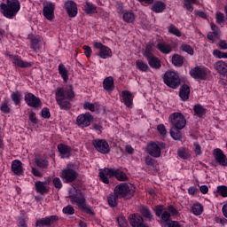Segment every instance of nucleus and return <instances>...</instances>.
I'll use <instances>...</instances> for the list:
<instances>
[{
  "label": "nucleus",
  "mask_w": 227,
  "mask_h": 227,
  "mask_svg": "<svg viewBox=\"0 0 227 227\" xmlns=\"http://www.w3.org/2000/svg\"><path fill=\"white\" fill-rule=\"evenodd\" d=\"M135 192L136 186H134V184L121 183L118 184L114 188V192L108 196V204L110 205V207H117L118 200H120V198H126L127 200H130V198L134 196Z\"/></svg>",
  "instance_id": "1"
},
{
  "label": "nucleus",
  "mask_w": 227,
  "mask_h": 227,
  "mask_svg": "<svg viewBox=\"0 0 227 227\" xmlns=\"http://www.w3.org/2000/svg\"><path fill=\"white\" fill-rule=\"evenodd\" d=\"M75 97L73 85H67L66 88H58L55 92V98L58 106L64 111L72 109L70 100Z\"/></svg>",
  "instance_id": "2"
},
{
  "label": "nucleus",
  "mask_w": 227,
  "mask_h": 227,
  "mask_svg": "<svg viewBox=\"0 0 227 227\" xmlns=\"http://www.w3.org/2000/svg\"><path fill=\"white\" fill-rule=\"evenodd\" d=\"M168 120L172 125L170 129V136L175 139V141H180L182 139V130L185 125H187V121L182 113H173L169 115Z\"/></svg>",
  "instance_id": "3"
},
{
  "label": "nucleus",
  "mask_w": 227,
  "mask_h": 227,
  "mask_svg": "<svg viewBox=\"0 0 227 227\" xmlns=\"http://www.w3.org/2000/svg\"><path fill=\"white\" fill-rule=\"evenodd\" d=\"M68 198L71 200L73 205H77L81 210H84L87 214L94 215L95 213L91 210L90 206L86 205V198L81 190H77L75 187H73L69 191Z\"/></svg>",
  "instance_id": "4"
},
{
  "label": "nucleus",
  "mask_w": 227,
  "mask_h": 227,
  "mask_svg": "<svg viewBox=\"0 0 227 227\" xmlns=\"http://www.w3.org/2000/svg\"><path fill=\"white\" fill-rule=\"evenodd\" d=\"M2 13L6 19H12L19 13L20 2L19 0H6V4H1Z\"/></svg>",
  "instance_id": "5"
},
{
  "label": "nucleus",
  "mask_w": 227,
  "mask_h": 227,
  "mask_svg": "<svg viewBox=\"0 0 227 227\" xmlns=\"http://www.w3.org/2000/svg\"><path fill=\"white\" fill-rule=\"evenodd\" d=\"M163 82H165L168 88L176 90L181 83L180 76L175 71H167L163 76Z\"/></svg>",
  "instance_id": "6"
},
{
  "label": "nucleus",
  "mask_w": 227,
  "mask_h": 227,
  "mask_svg": "<svg viewBox=\"0 0 227 227\" xmlns=\"http://www.w3.org/2000/svg\"><path fill=\"white\" fill-rule=\"evenodd\" d=\"M190 75L196 81H207L208 77V69L203 67L197 66L191 69Z\"/></svg>",
  "instance_id": "7"
},
{
  "label": "nucleus",
  "mask_w": 227,
  "mask_h": 227,
  "mask_svg": "<svg viewBox=\"0 0 227 227\" xmlns=\"http://www.w3.org/2000/svg\"><path fill=\"white\" fill-rule=\"evenodd\" d=\"M77 176H79L77 171L74 170L70 167L64 168L60 174V177L64 181V184H72V182H75V180H77Z\"/></svg>",
  "instance_id": "8"
},
{
  "label": "nucleus",
  "mask_w": 227,
  "mask_h": 227,
  "mask_svg": "<svg viewBox=\"0 0 227 227\" xmlns=\"http://www.w3.org/2000/svg\"><path fill=\"white\" fill-rule=\"evenodd\" d=\"M59 221V216L58 215H51L44 218H40L35 222V227H52Z\"/></svg>",
  "instance_id": "9"
},
{
  "label": "nucleus",
  "mask_w": 227,
  "mask_h": 227,
  "mask_svg": "<svg viewBox=\"0 0 227 227\" xmlns=\"http://www.w3.org/2000/svg\"><path fill=\"white\" fill-rule=\"evenodd\" d=\"M93 45L95 49H98V56L102 59H107V58H112L113 57V51L110 50L109 47L102 44V43L98 42H93Z\"/></svg>",
  "instance_id": "10"
},
{
  "label": "nucleus",
  "mask_w": 227,
  "mask_h": 227,
  "mask_svg": "<svg viewBox=\"0 0 227 227\" xmlns=\"http://www.w3.org/2000/svg\"><path fill=\"white\" fill-rule=\"evenodd\" d=\"M92 121H93V115H91L90 113L82 114L78 115L76 118V125H78L80 129L90 127Z\"/></svg>",
  "instance_id": "11"
},
{
  "label": "nucleus",
  "mask_w": 227,
  "mask_h": 227,
  "mask_svg": "<svg viewBox=\"0 0 227 227\" xmlns=\"http://www.w3.org/2000/svg\"><path fill=\"white\" fill-rule=\"evenodd\" d=\"M160 148H166L164 143L157 144L155 142H151L147 145V153L152 157H160Z\"/></svg>",
  "instance_id": "12"
},
{
  "label": "nucleus",
  "mask_w": 227,
  "mask_h": 227,
  "mask_svg": "<svg viewBox=\"0 0 227 227\" xmlns=\"http://www.w3.org/2000/svg\"><path fill=\"white\" fill-rule=\"evenodd\" d=\"M92 145H93L94 148H96V150L98 152H99V153L106 154V153H109V152H111L109 144L107 143V141H106L104 139L93 140Z\"/></svg>",
  "instance_id": "13"
},
{
  "label": "nucleus",
  "mask_w": 227,
  "mask_h": 227,
  "mask_svg": "<svg viewBox=\"0 0 227 227\" xmlns=\"http://www.w3.org/2000/svg\"><path fill=\"white\" fill-rule=\"evenodd\" d=\"M25 102L29 107H34V109L42 107V100L33 93H27L25 95Z\"/></svg>",
  "instance_id": "14"
},
{
  "label": "nucleus",
  "mask_w": 227,
  "mask_h": 227,
  "mask_svg": "<svg viewBox=\"0 0 227 227\" xmlns=\"http://www.w3.org/2000/svg\"><path fill=\"white\" fill-rule=\"evenodd\" d=\"M54 10H56V4L52 2H46L43 4V17H45L47 20H54Z\"/></svg>",
  "instance_id": "15"
},
{
  "label": "nucleus",
  "mask_w": 227,
  "mask_h": 227,
  "mask_svg": "<svg viewBox=\"0 0 227 227\" xmlns=\"http://www.w3.org/2000/svg\"><path fill=\"white\" fill-rule=\"evenodd\" d=\"M7 56H9L12 63L16 65V67H20V68H29V67H33L31 62H26L22 60L19 55L7 54Z\"/></svg>",
  "instance_id": "16"
},
{
  "label": "nucleus",
  "mask_w": 227,
  "mask_h": 227,
  "mask_svg": "<svg viewBox=\"0 0 227 227\" xmlns=\"http://www.w3.org/2000/svg\"><path fill=\"white\" fill-rule=\"evenodd\" d=\"M31 49L35 52H40L43 47H45V42H43V38L40 35H36L31 39Z\"/></svg>",
  "instance_id": "17"
},
{
  "label": "nucleus",
  "mask_w": 227,
  "mask_h": 227,
  "mask_svg": "<svg viewBox=\"0 0 227 227\" xmlns=\"http://www.w3.org/2000/svg\"><path fill=\"white\" fill-rule=\"evenodd\" d=\"M64 6L68 17H77L78 9L75 2L68 0L65 3Z\"/></svg>",
  "instance_id": "18"
},
{
  "label": "nucleus",
  "mask_w": 227,
  "mask_h": 227,
  "mask_svg": "<svg viewBox=\"0 0 227 227\" xmlns=\"http://www.w3.org/2000/svg\"><path fill=\"white\" fill-rule=\"evenodd\" d=\"M213 155L215 157V160H216V162H218L220 166H223L224 168H226L227 158H226V154L223 153V150H221L220 148L215 149L213 151Z\"/></svg>",
  "instance_id": "19"
},
{
  "label": "nucleus",
  "mask_w": 227,
  "mask_h": 227,
  "mask_svg": "<svg viewBox=\"0 0 227 227\" xmlns=\"http://www.w3.org/2000/svg\"><path fill=\"white\" fill-rule=\"evenodd\" d=\"M129 221L132 227H144L146 224L141 215H129Z\"/></svg>",
  "instance_id": "20"
},
{
  "label": "nucleus",
  "mask_w": 227,
  "mask_h": 227,
  "mask_svg": "<svg viewBox=\"0 0 227 227\" xmlns=\"http://www.w3.org/2000/svg\"><path fill=\"white\" fill-rule=\"evenodd\" d=\"M61 159H70V155H72V147L65 145V144H59L57 146Z\"/></svg>",
  "instance_id": "21"
},
{
  "label": "nucleus",
  "mask_w": 227,
  "mask_h": 227,
  "mask_svg": "<svg viewBox=\"0 0 227 227\" xmlns=\"http://www.w3.org/2000/svg\"><path fill=\"white\" fill-rule=\"evenodd\" d=\"M115 171L116 170L113 168H105L104 170H101L99 172V177L104 184H109V179L107 178V176H110V178L112 176H114Z\"/></svg>",
  "instance_id": "22"
},
{
  "label": "nucleus",
  "mask_w": 227,
  "mask_h": 227,
  "mask_svg": "<svg viewBox=\"0 0 227 227\" xmlns=\"http://www.w3.org/2000/svg\"><path fill=\"white\" fill-rule=\"evenodd\" d=\"M12 171L14 175L20 176L24 173V168H22V161L19 160H14L12 162Z\"/></svg>",
  "instance_id": "23"
},
{
  "label": "nucleus",
  "mask_w": 227,
  "mask_h": 227,
  "mask_svg": "<svg viewBox=\"0 0 227 227\" xmlns=\"http://www.w3.org/2000/svg\"><path fill=\"white\" fill-rule=\"evenodd\" d=\"M51 187L47 185V183L42 182V181H37L35 183V191L39 194H47L49 192Z\"/></svg>",
  "instance_id": "24"
},
{
  "label": "nucleus",
  "mask_w": 227,
  "mask_h": 227,
  "mask_svg": "<svg viewBox=\"0 0 227 227\" xmlns=\"http://www.w3.org/2000/svg\"><path fill=\"white\" fill-rule=\"evenodd\" d=\"M121 95L125 106H127V107H132V103L134 102V97L132 96V93H130L129 90H123Z\"/></svg>",
  "instance_id": "25"
},
{
  "label": "nucleus",
  "mask_w": 227,
  "mask_h": 227,
  "mask_svg": "<svg viewBox=\"0 0 227 227\" xmlns=\"http://www.w3.org/2000/svg\"><path fill=\"white\" fill-rule=\"evenodd\" d=\"M189 95H191V88H189V85L184 84L180 88L179 91V97L180 98L185 102L186 100H189Z\"/></svg>",
  "instance_id": "26"
},
{
  "label": "nucleus",
  "mask_w": 227,
  "mask_h": 227,
  "mask_svg": "<svg viewBox=\"0 0 227 227\" xmlns=\"http://www.w3.org/2000/svg\"><path fill=\"white\" fill-rule=\"evenodd\" d=\"M151 68H154L155 70H159L162 65L160 64V59L159 58L153 55L146 59Z\"/></svg>",
  "instance_id": "27"
},
{
  "label": "nucleus",
  "mask_w": 227,
  "mask_h": 227,
  "mask_svg": "<svg viewBox=\"0 0 227 227\" xmlns=\"http://www.w3.org/2000/svg\"><path fill=\"white\" fill-rule=\"evenodd\" d=\"M103 88L106 91H113L114 90V79L108 76L103 81Z\"/></svg>",
  "instance_id": "28"
},
{
  "label": "nucleus",
  "mask_w": 227,
  "mask_h": 227,
  "mask_svg": "<svg viewBox=\"0 0 227 227\" xmlns=\"http://www.w3.org/2000/svg\"><path fill=\"white\" fill-rule=\"evenodd\" d=\"M156 48L158 51H160V52H161V54H170V52L173 51V47H171V45L168 44L167 43H159L156 45Z\"/></svg>",
  "instance_id": "29"
},
{
  "label": "nucleus",
  "mask_w": 227,
  "mask_h": 227,
  "mask_svg": "<svg viewBox=\"0 0 227 227\" xmlns=\"http://www.w3.org/2000/svg\"><path fill=\"white\" fill-rule=\"evenodd\" d=\"M215 68L218 72V74H221V75H226L227 74V64L226 62L223 60H219L215 64Z\"/></svg>",
  "instance_id": "30"
},
{
  "label": "nucleus",
  "mask_w": 227,
  "mask_h": 227,
  "mask_svg": "<svg viewBox=\"0 0 227 227\" xmlns=\"http://www.w3.org/2000/svg\"><path fill=\"white\" fill-rule=\"evenodd\" d=\"M194 115L198 116V118H202L207 114V109L203 107V106L197 104L193 106Z\"/></svg>",
  "instance_id": "31"
},
{
  "label": "nucleus",
  "mask_w": 227,
  "mask_h": 227,
  "mask_svg": "<svg viewBox=\"0 0 227 227\" xmlns=\"http://www.w3.org/2000/svg\"><path fill=\"white\" fill-rule=\"evenodd\" d=\"M152 10L155 13H162V12L166 10V4L161 1H157L153 4Z\"/></svg>",
  "instance_id": "32"
},
{
  "label": "nucleus",
  "mask_w": 227,
  "mask_h": 227,
  "mask_svg": "<svg viewBox=\"0 0 227 227\" xmlns=\"http://www.w3.org/2000/svg\"><path fill=\"white\" fill-rule=\"evenodd\" d=\"M140 214L143 215V217H145V219H149V221H152L153 219V215H152V211H150V208L146 206L140 207Z\"/></svg>",
  "instance_id": "33"
},
{
  "label": "nucleus",
  "mask_w": 227,
  "mask_h": 227,
  "mask_svg": "<svg viewBox=\"0 0 227 227\" xmlns=\"http://www.w3.org/2000/svg\"><path fill=\"white\" fill-rule=\"evenodd\" d=\"M122 19L124 22H127V24H132L134 20H136V15L132 12H125L122 15Z\"/></svg>",
  "instance_id": "34"
},
{
  "label": "nucleus",
  "mask_w": 227,
  "mask_h": 227,
  "mask_svg": "<svg viewBox=\"0 0 227 227\" xmlns=\"http://www.w3.org/2000/svg\"><path fill=\"white\" fill-rule=\"evenodd\" d=\"M84 12L87 15H93V13H97V6L90 2H86Z\"/></svg>",
  "instance_id": "35"
},
{
  "label": "nucleus",
  "mask_w": 227,
  "mask_h": 227,
  "mask_svg": "<svg viewBox=\"0 0 227 227\" xmlns=\"http://www.w3.org/2000/svg\"><path fill=\"white\" fill-rule=\"evenodd\" d=\"M59 74L61 75L62 79L67 82L68 81V70L63 64L59 65Z\"/></svg>",
  "instance_id": "36"
},
{
  "label": "nucleus",
  "mask_w": 227,
  "mask_h": 227,
  "mask_svg": "<svg viewBox=\"0 0 227 227\" xmlns=\"http://www.w3.org/2000/svg\"><path fill=\"white\" fill-rule=\"evenodd\" d=\"M136 67L138 70H140V72H148V70L150 69L148 64L141 59L136 61Z\"/></svg>",
  "instance_id": "37"
},
{
  "label": "nucleus",
  "mask_w": 227,
  "mask_h": 227,
  "mask_svg": "<svg viewBox=\"0 0 227 227\" xmlns=\"http://www.w3.org/2000/svg\"><path fill=\"white\" fill-rule=\"evenodd\" d=\"M172 63L175 67H182V65H184V57L175 54L172 57Z\"/></svg>",
  "instance_id": "38"
},
{
  "label": "nucleus",
  "mask_w": 227,
  "mask_h": 227,
  "mask_svg": "<svg viewBox=\"0 0 227 227\" xmlns=\"http://www.w3.org/2000/svg\"><path fill=\"white\" fill-rule=\"evenodd\" d=\"M192 212L194 215H201L203 214V206L200 203H196L192 207Z\"/></svg>",
  "instance_id": "39"
},
{
  "label": "nucleus",
  "mask_w": 227,
  "mask_h": 227,
  "mask_svg": "<svg viewBox=\"0 0 227 227\" xmlns=\"http://www.w3.org/2000/svg\"><path fill=\"white\" fill-rule=\"evenodd\" d=\"M153 43H148L146 44V47H145V51L144 52V57L145 59H148V58H152V56H153Z\"/></svg>",
  "instance_id": "40"
},
{
  "label": "nucleus",
  "mask_w": 227,
  "mask_h": 227,
  "mask_svg": "<svg viewBox=\"0 0 227 227\" xmlns=\"http://www.w3.org/2000/svg\"><path fill=\"white\" fill-rule=\"evenodd\" d=\"M35 164L36 166H38V168H41L42 169H47V168L49 167V160L39 158L35 160Z\"/></svg>",
  "instance_id": "41"
},
{
  "label": "nucleus",
  "mask_w": 227,
  "mask_h": 227,
  "mask_svg": "<svg viewBox=\"0 0 227 227\" xmlns=\"http://www.w3.org/2000/svg\"><path fill=\"white\" fill-rule=\"evenodd\" d=\"M11 98L14 102L15 106H19V104H20V100L22 98V95H20V92L16 90L15 92L12 93Z\"/></svg>",
  "instance_id": "42"
},
{
  "label": "nucleus",
  "mask_w": 227,
  "mask_h": 227,
  "mask_svg": "<svg viewBox=\"0 0 227 227\" xmlns=\"http://www.w3.org/2000/svg\"><path fill=\"white\" fill-rule=\"evenodd\" d=\"M181 51H183V52H187V54H190V56L194 55V50L192 49V47L187 43H183L180 47Z\"/></svg>",
  "instance_id": "43"
},
{
  "label": "nucleus",
  "mask_w": 227,
  "mask_h": 227,
  "mask_svg": "<svg viewBox=\"0 0 227 227\" xmlns=\"http://www.w3.org/2000/svg\"><path fill=\"white\" fill-rule=\"evenodd\" d=\"M114 176H115L117 180H120V182H125V180H128L127 175L120 170H115Z\"/></svg>",
  "instance_id": "44"
},
{
  "label": "nucleus",
  "mask_w": 227,
  "mask_h": 227,
  "mask_svg": "<svg viewBox=\"0 0 227 227\" xmlns=\"http://www.w3.org/2000/svg\"><path fill=\"white\" fill-rule=\"evenodd\" d=\"M168 33L175 35V36H182V32H180V29H178L175 25H170L168 27Z\"/></svg>",
  "instance_id": "45"
},
{
  "label": "nucleus",
  "mask_w": 227,
  "mask_h": 227,
  "mask_svg": "<svg viewBox=\"0 0 227 227\" xmlns=\"http://www.w3.org/2000/svg\"><path fill=\"white\" fill-rule=\"evenodd\" d=\"M117 223L120 227H129V222H127V219L123 215L117 217Z\"/></svg>",
  "instance_id": "46"
},
{
  "label": "nucleus",
  "mask_w": 227,
  "mask_h": 227,
  "mask_svg": "<svg viewBox=\"0 0 227 227\" xmlns=\"http://www.w3.org/2000/svg\"><path fill=\"white\" fill-rule=\"evenodd\" d=\"M216 192L223 198H227V187L225 185H220L217 187Z\"/></svg>",
  "instance_id": "47"
},
{
  "label": "nucleus",
  "mask_w": 227,
  "mask_h": 227,
  "mask_svg": "<svg viewBox=\"0 0 227 227\" xmlns=\"http://www.w3.org/2000/svg\"><path fill=\"white\" fill-rule=\"evenodd\" d=\"M62 211L64 214H67V215H74L75 214V209H74V207L71 205L63 207Z\"/></svg>",
  "instance_id": "48"
},
{
  "label": "nucleus",
  "mask_w": 227,
  "mask_h": 227,
  "mask_svg": "<svg viewBox=\"0 0 227 227\" xmlns=\"http://www.w3.org/2000/svg\"><path fill=\"white\" fill-rule=\"evenodd\" d=\"M154 214L157 215V217H160L162 214H164V206L158 205L154 208Z\"/></svg>",
  "instance_id": "49"
},
{
  "label": "nucleus",
  "mask_w": 227,
  "mask_h": 227,
  "mask_svg": "<svg viewBox=\"0 0 227 227\" xmlns=\"http://www.w3.org/2000/svg\"><path fill=\"white\" fill-rule=\"evenodd\" d=\"M52 182L55 189H61L63 187V183L59 177L53 178Z\"/></svg>",
  "instance_id": "50"
},
{
  "label": "nucleus",
  "mask_w": 227,
  "mask_h": 227,
  "mask_svg": "<svg viewBox=\"0 0 227 227\" xmlns=\"http://www.w3.org/2000/svg\"><path fill=\"white\" fill-rule=\"evenodd\" d=\"M216 23L219 25L223 24L224 22V14L223 12H217L215 15Z\"/></svg>",
  "instance_id": "51"
},
{
  "label": "nucleus",
  "mask_w": 227,
  "mask_h": 227,
  "mask_svg": "<svg viewBox=\"0 0 227 227\" xmlns=\"http://www.w3.org/2000/svg\"><path fill=\"white\" fill-rule=\"evenodd\" d=\"M157 130L158 132H160V136H166V134H168V131L166 130V126H164V124H160L157 127Z\"/></svg>",
  "instance_id": "52"
},
{
  "label": "nucleus",
  "mask_w": 227,
  "mask_h": 227,
  "mask_svg": "<svg viewBox=\"0 0 227 227\" xmlns=\"http://www.w3.org/2000/svg\"><path fill=\"white\" fill-rule=\"evenodd\" d=\"M41 114H42L43 118H46V119L51 118V112L49 111V108H47V107H44L42 109Z\"/></svg>",
  "instance_id": "53"
},
{
  "label": "nucleus",
  "mask_w": 227,
  "mask_h": 227,
  "mask_svg": "<svg viewBox=\"0 0 227 227\" xmlns=\"http://www.w3.org/2000/svg\"><path fill=\"white\" fill-rule=\"evenodd\" d=\"M83 107H84V109H89V111L95 113V105L93 103L85 102L83 104Z\"/></svg>",
  "instance_id": "54"
},
{
  "label": "nucleus",
  "mask_w": 227,
  "mask_h": 227,
  "mask_svg": "<svg viewBox=\"0 0 227 227\" xmlns=\"http://www.w3.org/2000/svg\"><path fill=\"white\" fill-rule=\"evenodd\" d=\"M213 56H215V58H218L219 59H224V52L219 50H215L213 51Z\"/></svg>",
  "instance_id": "55"
},
{
  "label": "nucleus",
  "mask_w": 227,
  "mask_h": 227,
  "mask_svg": "<svg viewBox=\"0 0 227 227\" xmlns=\"http://www.w3.org/2000/svg\"><path fill=\"white\" fill-rule=\"evenodd\" d=\"M0 110L2 113H4L5 114H8L10 113V106H8V102L2 104Z\"/></svg>",
  "instance_id": "56"
},
{
  "label": "nucleus",
  "mask_w": 227,
  "mask_h": 227,
  "mask_svg": "<svg viewBox=\"0 0 227 227\" xmlns=\"http://www.w3.org/2000/svg\"><path fill=\"white\" fill-rule=\"evenodd\" d=\"M162 221H164L165 223H168V221H169L170 217H171V214L168 211H164L162 213V215H160Z\"/></svg>",
  "instance_id": "57"
},
{
  "label": "nucleus",
  "mask_w": 227,
  "mask_h": 227,
  "mask_svg": "<svg viewBox=\"0 0 227 227\" xmlns=\"http://www.w3.org/2000/svg\"><path fill=\"white\" fill-rule=\"evenodd\" d=\"M219 35H215V32H208L207 33V40H211V42H215V39L219 38Z\"/></svg>",
  "instance_id": "58"
},
{
  "label": "nucleus",
  "mask_w": 227,
  "mask_h": 227,
  "mask_svg": "<svg viewBox=\"0 0 227 227\" xmlns=\"http://www.w3.org/2000/svg\"><path fill=\"white\" fill-rule=\"evenodd\" d=\"M210 26H211V29H212L213 33H215V35H221V30L219 29V27H217L214 23H211Z\"/></svg>",
  "instance_id": "59"
},
{
  "label": "nucleus",
  "mask_w": 227,
  "mask_h": 227,
  "mask_svg": "<svg viewBox=\"0 0 227 227\" xmlns=\"http://www.w3.org/2000/svg\"><path fill=\"white\" fill-rule=\"evenodd\" d=\"M29 120L31 121L32 123L36 124L38 123V119H36V114L34 112H31L29 114Z\"/></svg>",
  "instance_id": "60"
},
{
  "label": "nucleus",
  "mask_w": 227,
  "mask_h": 227,
  "mask_svg": "<svg viewBox=\"0 0 227 227\" xmlns=\"http://www.w3.org/2000/svg\"><path fill=\"white\" fill-rule=\"evenodd\" d=\"M168 214H171V215H178V210L170 205L168 206Z\"/></svg>",
  "instance_id": "61"
},
{
  "label": "nucleus",
  "mask_w": 227,
  "mask_h": 227,
  "mask_svg": "<svg viewBox=\"0 0 227 227\" xmlns=\"http://www.w3.org/2000/svg\"><path fill=\"white\" fill-rule=\"evenodd\" d=\"M83 50L85 51L84 54L87 58H90L91 57V48L90 46H83Z\"/></svg>",
  "instance_id": "62"
},
{
  "label": "nucleus",
  "mask_w": 227,
  "mask_h": 227,
  "mask_svg": "<svg viewBox=\"0 0 227 227\" xmlns=\"http://www.w3.org/2000/svg\"><path fill=\"white\" fill-rule=\"evenodd\" d=\"M218 45H219V49H222L223 51H226L227 50L226 41L220 40L219 43H218Z\"/></svg>",
  "instance_id": "63"
},
{
  "label": "nucleus",
  "mask_w": 227,
  "mask_h": 227,
  "mask_svg": "<svg viewBox=\"0 0 227 227\" xmlns=\"http://www.w3.org/2000/svg\"><path fill=\"white\" fill-rule=\"evenodd\" d=\"M145 164H146V166H149V167L154 166V164H155V160H153V159H152V158H150V157H146V158H145Z\"/></svg>",
  "instance_id": "64"
}]
</instances>
